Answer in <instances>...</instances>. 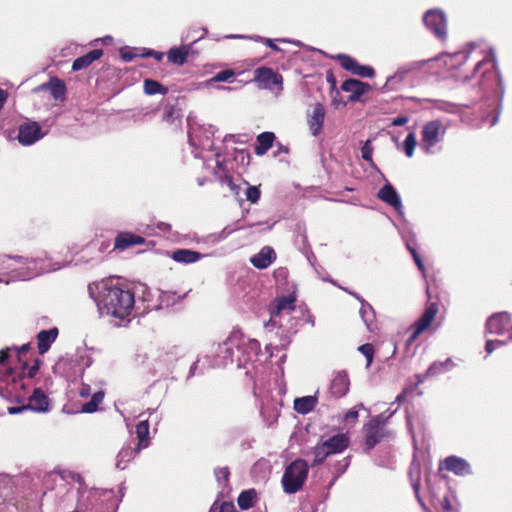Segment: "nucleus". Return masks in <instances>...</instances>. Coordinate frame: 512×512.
Wrapping results in <instances>:
<instances>
[{"label": "nucleus", "mask_w": 512, "mask_h": 512, "mask_svg": "<svg viewBox=\"0 0 512 512\" xmlns=\"http://www.w3.org/2000/svg\"><path fill=\"white\" fill-rule=\"evenodd\" d=\"M370 86L367 83L361 82L356 79H348L343 82L341 89L350 93L349 100L357 101L362 95L368 92Z\"/></svg>", "instance_id": "obj_18"}, {"label": "nucleus", "mask_w": 512, "mask_h": 512, "mask_svg": "<svg viewBox=\"0 0 512 512\" xmlns=\"http://www.w3.org/2000/svg\"><path fill=\"white\" fill-rule=\"evenodd\" d=\"M14 259L18 262H23L24 265H26L29 269H31V272L28 274L27 278H32V277H35L42 273H47L50 271H55V270L60 269V266L48 268L42 264L38 265L39 262L41 261L40 258L24 259L23 257L17 256V257H14Z\"/></svg>", "instance_id": "obj_23"}, {"label": "nucleus", "mask_w": 512, "mask_h": 512, "mask_svg": "<svg viewBox=\"0 0 512 512\" xmlns=\"http://www.w3.org/2000/svg\"><path fill=\"white\" fill-rule=\"evenodd\" d=\"M140 57H153L157 61H161L164 57V53L155 51V50H151V49H147V48H143V49H141Z\"/></svg>", "instance_id": "obj_48"}, {"label": "nucleus", "mask_w": 512, "mask_h": 512, "mask_svg": "<svg viewBox=\"0 0 512 512\" xmlns=\"http://www.w3.org/2000/svg\"><path fill=\"white\" fill-rule=\"evenodd\" d=\"M435 60L441 61L447 67V71L450 72L452 77L462 81L471 79L475 72L488 60L493 61L494 68L497 66V59L493 49H489L487 54L479 59L476 56L475 46L454 54L441 55Z\"/></svg>", "instance_id": "obj_2"}, {"label": "nucleus", "mask_w": 512, "mask_h": 512, "mask_svg": "<svg viewBox=\"0 0 512 512\" xmlns=\"http://www.w3.org/2000/svg\"><path fill=\"white\" fill-rule=\"evenodd\" d=\"M57 336L58 329L55 327L49 330H41L37 334L38 352L40 354H45L50 349Z\"/></svg>", "instance_id": "obj_22"}, {"label": "nucleus", "mask_w": 512, "mask_h": 512, "mask_svg": "<svg viewBox=\"0 0 512 512\" xmlns=\"http://www.w3.org/2000/svg\"><path fill=\"white\" fill-rule=\"evenodd\" d=\"M308 471V465L304 460L298 459L289 464L281 480L284 492L294 494L299 491L307 479Z\"/></svg>", "instance_id": "obj_5"}, {"label": "nucleus", "mask_w": 512, "mask_h": 512, "mask_svg": "<svg viewBox=\"0 0 512 512\" xmlns=\"http://www.w3.org/2000/svg\"><path fill=\"white\" fill-rule=\"evenodd\" d=\"M136 434L138 438V446L136 451L146 448L149 444V422L148 419L140 421L136 426Z\"/></svg>", "instance_id": "obj_32"}, {"label": "nucleus", "mask_w": 512, "mask_h": 512, "mask_svg": "<svg viewBox=\"0 0 512 512\" xmlns=\"http://www.w3.org/2000/svg\"><path fill=\"white\" fill-rule=\"evenodd\" d=\"M372 155L373 147L371 145V141L367 140L361 148V156L365 161L372 163Z\"/></svg>", "instance_id": "obj_46"}, {"label": "nucleus", "mask_w": 512, "mask_h": 512, "mask_svg": "<svg viewBox=\"0 0 512 512\" xmlns=\"http://www.w3.org/2000/svg\"><path fill=\"white\" fill-rule=\"evenodd\" d=\"M447 126L439 119L426 122L421 130V149L426 154L434 153L436 145L444 140Z\"/></svg>", "instance_id": "obj_7"}, {"label": "nucleus", "mask_w": 512, "mask_h": 512, "mask_svg": "<svg viewBox=\"0 0 512 512\" xmlns=\"http://www.w3.org/2000/svg\"><path fill=\"white\" fill-rule=\"evenodd\" d=\"M246 198L251 203H257L260 198V190L257 186H249L246 189Z\"/></svg>", "instance_id": "obj_47"}, {"label": "nucleus", "mask_w": 512, "mask_h": 512, "mask_svg": "<svg viewBox=\"0 0 512 512\" xmlns=\"http://www.w3.org/2000/svg\"><path fill=\"white\" fill-rule=\"evenodd\" d=\"M501 345H503V341H500V340H497V341L487 340L486 346H485V350H486L487 354L489 355V354H491L494 351L496 346H501Z\"/></svg>", "instance_id": "obj_51"}, {"label": "nucleus", "mask_w": 512, "mask_h": 512, "mask_svg": "<svg viewBox=\"0 0 512 512\" xmlns=\"http://www.w3.org/2000/svg\"><path fill=\"white\" fill-rule=\"evenodd\" d=\"M9 358V348L2 349L0 351V395H4V389L6 394L12 395L19 389H24L23 372L10 368L7 365Z\"/></svg>", "instance_id": "obj_4"}, {"label": "nucleus", "mask_w": 512, "mask_h": 512, "mask_svg": "<svg viewBox=\"0 0 512 512\" xmlns=\"http://www.w3.org/2000/svg\"><path fill=\"white\" fill-rule=\"evenodd\" d=\"M26 410H29L28 405L14 406L8 408V413L11 415H15Z\"/></svg>", "instance_id": "obj_53"}, {"label": "nucleus", "mask_w": 512, "mask_h": 512, "mask_svg": "<svg viewBox=\"0 0 512 512\" xmlns=\"http://www.w3.org/2000/svg\"><path fill=\"white\" fill-rule=\"evenodd\" d=\"M27 405L29 410L33 412L45 413L49 410V399L40 388H36L29 397V403Z\"/></svg>", "instance_id": "obj_19"}, {"label": "nucleus", "mask_w": 512, "mask_h": 512, "mask_svg": "<svg viewBox=\"0 0 512 512\" xmlns=\"http://www.w3.org/2000/svg\"><path fill=\"white\" fill-rule=\"evenodd\" d=\"M350 388V379L345 370L336 371L332 375L331 383L329 386L330 394L334 398L344 397Z\"/></svg>", "instance_id": "obj_15"}, {"label": "nucleus", "mask_w": 512, "mask_h": 512, "mask_svg": "<svg viewBox=\"0 0 512 512\" xmlns=\"http://www.w3.org/2000/svg\"><path fill=\"white\" fill-rule=\"evenodd\" d=\"M143 89L147 95L165 94L167 89L163 87L158 81L146 79L144 81Z\"/></svg>", "instance_id": "obj_38"}, {"label": "nucleus", "mask_w": 512, "mask_h": 512, "mask_svg": "<svg viewBox=\"0 0 512 512\" xmlns=\"http://www.w3.org/2000/svg\"><path fill=\"white\" fill-rule=\"evenodd\" d=\"M296 291L293 290L289 295L277 298L271 308V317L269 323L273 326H290L291 314L295 311Z\"/></svg>", "instance_id": "obj_6"}, {"label": "nucleus", "mask_w": 512, "mask_h": 512, "mask_svg": "<svg viewBox=\"0 0 512 512\" xmlns=\"http://www.w3.org/2000/svg\"><path fill=\"white\" fill-rule=\"evenodd\" d=\"M434 59L419 60L407 63L399 67L393 75L387 77L386 82L383 86V90L389 91L394 90L400 84H402L407 75L413 71L422 69L425 65L432 62Z\"/></svg>", "instance_id": "obj_8"}, {"label": "nucleus", "mask_w": 512, "mask_h": 512, "mask_svg": "<svg viewBox=\"0 0 512 512\" xmlns=\"http://www.w3.org/2000/svg\"><path fill=\"white\" fill-rule=\"evenodd\" d=\"M134 452L130 447L122 448L117 455L116 467L123 470L127 463L133 458Z\"/></svg>", "instance_id": "obj_40"}, {"label": "nucleus", "mask_w": 512, "mask_h": 512, "mask_svg": "<svg viewBox=\"0 0 512 512\" xmlns=\"http://www.w3.org/2000/svg\"><path fill=\"white\" fill-rule=\"evenodd\" d=\"M359 352L362 353L366 360H367V363H366V367H370L372 361H373V356H374V349H373V346L371 344H363L361 346H359L358 348Z\"/></svg>", "instance_id": "obj_44"}, {"label": "nucleus", "mask_w": 512, "mask_h": 512, "mask_svg": "<svg viewBox=\"0 0 512 512\" xmlns=\"http://www.w3.org/2000/svg\"><path fill=\"white\" fill-rule=\"evenodd\" d=\"M254 80L263 89L272 90L274 86H278L279 91L282 90L283 78L280 74L274 72L271 68H257L255 70Z\"/></svg>", "instance_id": "obj_13"}, {"label": "nucleus", "mask_w": 512, "mask_h": 512, "mask_svg": "<svg viewBox=\"0 0 512 512\" xmlns=\"http://www.w3.org/2000/svg\"><path fill=\"white\" fill-rule=\"evenodd\" d=\"M337 59L345 70L350 71L357 76L366 78H373L375 76L373 67L369 65H361L354 58L348 55L340 54L337 56Z\"/></svg>", "instance_id": "obj_14"}, {"label": "nucleus", "mask_w": 512, "mask_h": 512, "mask_svg": "<svg viewBox=\"0 0 512 512\" xmlns=\"http://www.w3.org/2000/svg\"><path fill=\"white\" fill-rule=\"evenodd\" d=\"M312 454L314 456L312 465L316 466L322 463L329 455H331L324 444V442L318 443L313 447Z\"/></svg>", "instance_id": "obj_36"}, {"label": "nucleus", "mask_w": 512, "mask_h": 512, "mask_svg": "<svg viewBox=\"0 0 512 512\" xmlns=\"http://www.w3.org/2000/svg\"><path fill=\"white\" fill-rule=\"evenodd\" d=\"M234 77H235L234 70H232V69H225V70H222V71L218 72L217 74H215L210 79H208L205 82V86L209 87L214 82H232Z\"/></svg>", "instance_id": "obj_37"}, {"label": "nucleus", "mask_w": 512, "mask_h": 512, "mask_svg": "<svg viewBox=\"0 0 512 512\" xmlns=\"http://www.w3.org/2000/svg\"><path fill=\"white\" fill-rule=\"evenodd\" d=\"M216 132L217 129L213 125H203L192 128L189 132V142L195 149V157H202L206 159L207 157L203 154L205 152L212 153V155L217 159L216 166L221 168L222 163L218 159L220 157V152L219 150L214 149L213 143V138Z\"/></svg>", "instance_id": "obj_3"}, {"label": "nucleus", "mask_w": 512, "mask_h": 512, "mask_svg": "<svg viewBox=\"0 0 512 512\" xmlns=\"http://www.w3.org/2000/svg\"><path fill=\"white\" fill-rule=\"evenodd\" d=\"M381 430L382 428L380 424V416H378L370 422L368 427L366 444L369 446V448L374 447L378 443L382 437Z\"/></svg>", "instance_id": "obj_29"}, {"label": "nucleus", "mask_w": 512, "mask_h": 512, "mask_svg": "<svg viewBox=\"0 0 512 512\" xmlns=\"http://www.w3.org/2000/svg\"><path fill=\"white\" fill-rule=\"evenodd\" d=\"M264 43H265L268 47H270L271 49H273V50H275V51H279V50H280V48H279L276 44H274V43H273V41H272L271 39H269V38H266V39H265V41H264Z\"/></svg>", "instance_id": "obj_61"}, {"label": "nucleus", "mask_w": 512, "mask_h": 512, "mask_svg": "<svg viewBox=\"0 0 512 512\" xmlns=\"http://www.w3.org/2000/svg\"><path fill=\"white\" fill-rule=\"evenodd\" d=\"M233 344H234V339L229 338L227 341H225L220 346L221 351L226 353V355L224 356L225 364H227L228 362H233V351H232Z\"/></svg>", "instance_id": "obj_43"}, {"label": "nucleus", "mask_w": 512, "mask_h": 512, "mask_svg": "<svg viewBox=\"0 0 512 512\" xmlns=\"http://www.w3.org/2000/svg\"><path fill=\"white\" fill-rule=\"evenodd\" d=\"M275 135L272 132H263L257 136V146L255 153L259 156L264 155L273 145Z\"/></svg>", "instance_id": "obj_31"}, {"label": "nucleus", "mask_w": 512, "mask_h": 512, "mask_svg": "<svg viewBox=\"0 0 512 512\" xmlns=\"http://www.w3.org/2000/svg\"><path fill=\"white\" fill-rule=\"evenodd\" d=\"M438 313V307L435 303L430 304L415 322L412 327V333L407 340V345H411L424 331H426L434 321Z\"/></svg>", "instance_id": "obj_12"}, {"label": "nucleus", "mask_w": 512, "mask_h": 512, "mask_svg": "<svg viewBox=\"0 0 512 512\" xmlns=\"http://www.w3.org/2000/svg\"><path fill=\"white\" fill-rule=\"evenodd\" d=\"M257 498V493L254 489L245 490L240 493L237 503L239 507L243 510H247L253 507Z\"/></svg>", "instance_id": "obj_33"}, {"label": "nucleus", "mask_w": 512, "mask_h": 512, "mask_svg": "<svg viewBox=\"0 0 512 512\" xmlns=\"http://www.w3.org/2000/svg\"><path fill=\"white\" fill-rule=\"evenodd\" d=\"M486 331L489 334L508 335L512 340V318L506 312H499L488 318Z\"/></svg>", "instance_id": "obj_10"}, {"label": "nucleus", "mask_w": 512, "mask_h": 512, "mask_svg": "<svg viewBox=\"0 0 512 512\" xmlns=\"http://www.w3.org/2000/svg\"><path fill=\"white\" fill-rule=\"evenodd\" d=\"M189 52L190 45L182 47H173L168 51L167 57L169 62L178 66H182L186 62Z\"/></svg>", "instance_id": "obj_30"}, {"label": "nucleus", "mask_w": 512, "mask_h": 512, "mask_svg": "<svg viewBox=\"0 0 512 512\" xmlns=\"http://www.w3.org/2000/svg\"><path fill=\"white\" fill-rule=\"evenodd\" d=\"M48 88L56 100H63L65 98L66 86L62 80L52 79L48 84Z\"/></svg>", "instance_id": "obj_34"}, {"label": "nucleus", "mask_w": 512, "mask_h": 512, "mask_svg": "<svg viewBox=\"0 0 512 512\" xmlns=\"http://www.w3.org/2000/svg\"><path fill=\"white\" fill-rule=\"evenodd\" d=\"M445 469L453 472L459 476H465L470 474V465L469 463L460 457L457 456H449L444 460Z\"/></svg>", "instance_id": "obj_20"}, {"label": "nucleus", "mask_w": 512, "mask_h": 512, "mask_svg": "<svg viewBox=\"0 0 512 512\" xmlns=\"http://www.w3.org/2000/svg\"><path fill=\"white\" fill-rule=\"evenodd\" d=\"M104 399V392L98 391L92 395V398L87 403L83 404L81 411L83 413H93L98 410L99 405Z\"/></svg>", "instance_id": "obj_35"}, {"label": "nucleus", "mask_w": 512, "mask_h": 512, "mask_svg": "<svg viewBox=\"0 0 512 512\" xmlns=\"http://www.w3.org/2000/svg\"><path fill=\"white\" fill-rule=\"evenodd\" d=\"M318 402L316 395H309L294 400V409L299 414L305 415L311 412Z\"/></svg>", "instance_id": "obj_27"}, {"label": "nucleus", "mask_w": 512, "mask_h": 512, "mask_svg": "<svg viewBox=\"0 0 512 512\" xmlns=\"http://www.w3.org/2000/svg\"><path fill=\"white\" fill-rule=\"evenodd\" d=\"M358 417V410L356 408H353L351 410H349L346 414H345V419L346 420H349V419H357Z\"/></svg>", "instance_id": "obj_58"}, {"label": "nucleus", "mask_w": 512, "mask_h": 512, "mask_svg": "<svg viewBox=\"0 0 512 512\" xmlns=\"http://www.w3.org/2000/svg\"><path fill=\"white\" fill-rule=\"evenodd\" d=\"M403 149L408 158L413 157L414 150L417 145L415 132L411 131L405 138L403 142Z\"/></svg>", "instance_id": "obj_41"}, {"label": "nucleus", "mask_w": 512, "mask_h": 512, "mask_svg": "<svg viewBox=\"0 0 512 512\" xmlns=\"http://www.w3.org/2000/svg\"><path fill=\"white\" fill-rule=\"evenodd\" d=\"M209 512H237L233 503L223 502L220 505L216 503L212 505Z\"/></svg>", "instance_id": "obj_45"}, {"label": "nucleus", "mask_w": 512, "mask_h": 512, "mask_svg": "<svg viewBox=\"0 0 512 512\" xmlns=\"http://www.w3.org/2000/svg\"><path fill=\"white\" fill-rule=\"evenodd\" d=\"M8 98V93L0 88V109L3 108Z\"/></svg>", "instance_id": "obj_59"}, {"label": "nucleus", "mask_w": 512, "mask_h": 512, "mask_svg": "<svg viewBox=\"0 0 512 512\" xmlns=\"http://www.w3.org/2000/svg\"><path fill=\"white\" fill-rule=\"evenodd\" d=\"M442 506L445 510H451L452 508L447 498L444 499Z\"/></svg>", "instance_id": "obj_62"}, {"label": "nucleus", "mask_w": 512, "mask_h": 512, "mask_svg": "<svg viewBox=\"0 0 512 512\" xmlns=\"http://www.w3.org/2000/svg\"><path fill=\"white\" fill-rule=\"evenodd\" d=\"M138 50L139 49H137V48H132V47H128V46L123 47L120 49V57L124 62H130L134 58L140 56V53H138Z\"/></svg>", "instance_id": "obj_42"}, {"label": "nucleus", "mask_w": 512, "mask_h": 512, "mask_svg": "<svg viewBox=\"0 0 512 512\" xmlns=\"http://www.w3.org/2000/svg\"><path fill=\"white\" fill-rule=\"evenodd\" d=\"M329 453L338 454L343 452L349 444V438L345 434H337L323 441Z\"/></svg>", "instance_id": "obj_24"}, {"label": "nucleus", "mask_w": 512, "mask_h": 512, "mask_svg": "<svg viewBox=\"0 0 512 512\" xmlns=\"http://www.w3.org/2000/svg\"><path fill=\"white\" fill-rule=\"evenodd\" d=\"M405 398V392L399 394L396 398H395V402H401L403 401Z\"/></svg>", "instance_id": "obj_63"}, {"label": "nucleus", "mask_w": 512, "mask_h": 512, "mask_svg": "<svg viewBox=\"0 0 512 512\" xmlns=\"http://www.w3.org/2000/svg\"><path fill=\"white\" fill-rule=\"evenodd\" d=\"M223 183L227 184V186L236 194L238 193V186L234 184L232 178L230 176H225L223 179Z\"/></svg>", "instance_id": "obj_54"}, {"label": "nucleus", "mask_w": 512, "mask_h": 512, "mask_svg": "<svg viewBox=\"0 0 512 512\" xmlns=\"http://www.w3.org/2000/svg\"><path fill=\"white\" fill-rule=\"evenodd\" d=\"M215 476L219 483L226 484L229 477V471L227 467L217 468L215 470Z\"/></svg>", "instance_id": "obj_49"}, {"label": "nucleus", "mask_w": 512, "mask_h": 512, "mask_svg": "<svg viewBox=\"0 0 512 512\" xmlns=\"http://www.w3.org/2000/svg\"><path fill=\"white\" fill-rule=\"evenodd\" d=\"M38 122L28 121L19 126L17 139L23 146H31L46 135Z\"/></svg>", "instance_id": "obj_11"}, {"label": "nucleus", "mask_w": 512, "mask_h": 512, "mask_svg": "<svg viewBox=\"0 0 512 512\" xmlns=\"http://www.w3.org/2000/svg\"><path fill=\"white\" fill-rule=\"evenodd\" d=\"M102 54V50L95 49L84 56L78 57L74 60L72 64V70L79 71L90 66L94 61L98 60L102 56Z\"/></svg>", "instance_id": "obj_28"}, {"label": "nucleus", "mask_w": 512, "mask_h": 512, "mask_svg": "<svg viewBox=\"0 0 512 512\" xmlns=\"http://www.w3.org/2000/svg\"><path fill=\"white\" fill-rule=\"evenodd\" d=\"M144 243V238L133 233H120L116 239L114 247L116 249L124 250L130 246L141 245Z\"/></svg>", "instance_id": "obj_25"}, {"label": "nucleus", "mask_w": 512, "mask_h": 512, "mask_svg": "<svg viewBox=\"0 0 512 512\" xmlns=\"http://www.w3.org/2000/svg\"><path fill=\"white\" fill-rule=\"evenodd\" d=\"M414 261L422 274L425 275L426 269L419 255H415Z\"/></svg>", "instance_id": "obj_57"}, {"label": "nucleus", "mask_w": 512, "mask_h": 512, "mask_svg": "<svg viewBox=\"0 0 512 512\" xmlns=\"http://www.w3.org/2000/svg\"><path fill=\"white\" fill-rule=\"evenodd\" d=\"M79 395L83 398H86L91 395V388L87 384H83L79 390Z\"/></svg>", "instance_id": "obj_56"}, {"label": "nucleus", "mask_w": 512, "mask_h": 512, "mask_svg": "<svg viewBox=\"0 0 512 512\" xmlns=\"http://www.w3.org/2000/svg\"><path fill=\"white\" fill-rule=\"evenodd\" d=\"M450 363H451V361L448 359L444 363L434 364L433 366L430 367V369L428 370V373H437V372L441 371L440 367L448 366V365H450Z\"/></svg>", "instance_id": "obj_55"}, {"label": "nucleus", "mask_w": 512, "mask_h": 512, "mask_svg": "<svg viewBox=\"0 0 512 512\" xmlns=\"http://www.w3.org/2000/svg\"><path fill=\"white\" fill-rule=\"evenodd\" d=\"M88 291L100 314L118 320L115 322L118 326L125 321H129L135 303L131 291L113 285L109 281L92 283L88 286Z\"/></svg>", "instance_id": "obj_1"}, {"label": "nucleus", "mask_w": 512, "mask_h": 512, "mask_svg": "<svg viewBox=\"0 0 512 512\" xmlns=\"http://www.w3.org/2000/svg\"><path fill=\"white\" fill-rule=\"evenodd\" d=\"M203 257L204 255L200 254L199 252L189 249H177L172 253V259L174 261L184 264L195 263Z\"/></svg>", "instance_id": "obj_26"}, {"label": "nucleus", "mask_w": 512, "mask_h": 512, "mask_svg": "<svg viewBox=\"0 0 512 512\" xmlns=\"http://www.w3.org/2000/svg\"><path fill=\"white\" fill-rule=\"evenodd\" d=\"M377 197L392 206L396 211L402 213V201L400 195L396 192L394 187L386 183L377 193Z\"/></svg>", "instance_id": "obj_16"}, {"label": "nucleus", "mask_w": 512, "mask_h": 512, "mask_svg": "<svg viewBox=\"0 0 512 512\" xmlns=\"http://www.w3.org/2000/svg\"><path fill=\"white\" fill-rule=\"evenodd\" d=\"M226 39H249L255 42H264L266 38H263L258 35L246 36V35H238V34H230L225 36Z\"/></svg>", "instance_id": "obj_50"}, {"label": "nucleus", "mask_w": 512, "mask_h": 512, "mask_svg": "<svg viewBox=\"0 0 512 512\" xmlns=\"http://www.w3.org/2000/svg\"><path fill=\"white\" fill-rule=\"evenodd\" d=\"M324 118L325 109L322 104L317 103L308 119L309 129L313 136H317L321 132Z\"/></svg>", "instance_id": "obj_21"}, {"label": "nucleus", "mask_w": 512, "mask_h": 512, "mask_svg": "<svg viewBox=\"0 0 512 512\" xmlns=\"http://www.w3.org/2000/svg\"><path fill=\"white\" fill-rule=\"evenodd\" d=\"M101 41L104 44H107L108 42L112 41V37L111 36H105L104 38L101 39Z\"/></svg>", "instance_id": "obj_64"}, {"label": "nucleus", "mask_w": 512, "mask_h": 512, "mask_svg": "<svg viewBox=\"0 0 512 512\" xmlns=\"http://www.w3.org/2000/svg\"><path fill=\"white\" fill-rule=\"evenodd\" d=\"M427 29H429L437 38L445 39L447 36V19L442 10L430 9L423 17Z\"/></svg>", "instance_id": "obj_9"}, {"label": "nucleus", "mask_w": 512, "mask_h": 512, "mask_svg": "<svg viewBox=\"0 0 512 512\" xmlns=\"http://www.w3.org/2000/svg\"><path fill=\"white\" fill-rule=\"evenodd\" d=\"M276 260V253L270 246H264L251 257V264L257 269H266Z\"/></svg>", "instance_id": "obj_17"}, {"label": "nucleus", "mask_w": 512, "mask_h": 512, "mask_svg": "<svg viewBox=\"0 0 512 512\" xmlns=\"http://www.w3.org/2000/svg\"><path fill=\"white\" fill-rule=\"evenodd\" d=\"M409 122V117L406 115L398 116L391 122L393 126H403Z\"/></svg>", "instance_id": "obj_52"}, {"label": "nucleus", "mask_w": 512, "mask_h": 512, "mask_svg": "<svg viewBox=\"0 0 512 512\" xmlns=\"http://www.w3.org/2000/svg\"><path fill=\"white\" fill-rule=\"evenodd\" d=\"M38 369H39V363H38V361H37V362H36V364H35V365H33V366L29 369V371H28V376H29L30 378L34 377V376L36 375V373H37Z\"/></svg>", "instance_id": "obj_60"}, {"label": "nucleus", "mask_w": 512, "mask_h": 512, "mask_svg": "<svg viewBox=\"0 0 512 512\" xmlns=\"http://www.w3.org/2000/svg\"><path fill=\"white\" fill-rule=\"evenodd\" d=\"M360 316L366 325V327L371 330V324L373 322L374 313L372 307L365 303L364 301H361V307H360Z\"/></svg>", "instance_id": "obj_39"}]
</instances>
